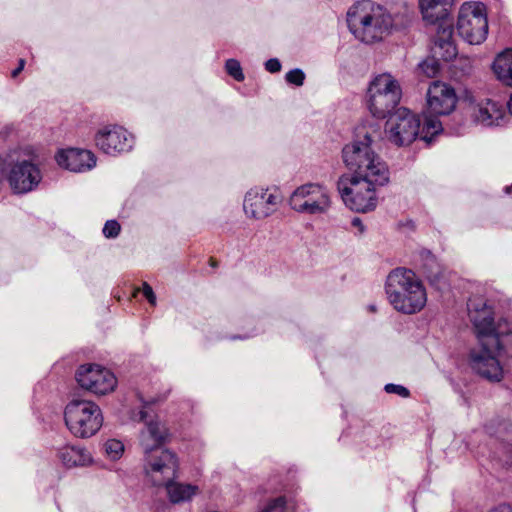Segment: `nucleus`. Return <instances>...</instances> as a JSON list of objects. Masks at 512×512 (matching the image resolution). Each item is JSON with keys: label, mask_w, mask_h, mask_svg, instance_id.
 Listing matches in <instances>:
<instances>
[{"label": "nucleus", "mask_w": 512, "mask_h": 512, "mask_svg": "<svg viewBox=\"0 0 512 512\" xmlns=\"http://www.w3.org/2000/svg\"><path fill=\"white\" fill-rule=\"evenodd\" d=\"M346 22L358 41L373 44L382 41L395 29L392 14L382 5L362 0L349 7Z\"/></svg>", "instance_id": "obj_2"}, {"label": "nucleus", "mask_w": 512, "mask_h": 512, "mask_svg": "<svg viewBox=\"0 0 512 512\" xmlns=\"http://www.w3.org/2000/svg\"><path fill=\"white\" fill-rule=\"evenodd\" d=\"M25 61L23 59L19 60L18 67L12 71V77L15 78L18 74L24 69Z\"/></svg>", "instance_id": "obj_40"}, {"label": "nucleus", "mask_w": 512, "mask_h": 512, "mask_svg": "<svg viewBox=\"0 0 512 512\" xmlns=\"http://www.w3.org/2000/svg\"><path fill=\"white\" fill-rule=\"evenodd\" d=\"M293 509L285 496H278L269 499L258 512H290Z\"/></svg>", "instance_id": "obj_27"}, {"label": "nucleus", "mask_w": 512, "mask_h": 512, "mask_svg": "<svg viewBox=\"0 0 512 512\" xmlns=\"http://www.w3.org/2000/svg\"><path fill=\"white\" fill-rule=\"evenodd\" d=\"M511 190H512V185L511 186H507L505 188L506 193H510Z\"/></svg>", "instance_id": "obj_43"}, {"label": "nucleus", "mask_w": 512, "mask_h": 512, "mask_svg": "<svg viewBox=\"0 0 512 512\" xmlns=\"http://www.w3.org/2000/svg\"><path fill=\"white\" fill-rule=\"evenodd\" d=\"M368 308H369V310L371 312H376V306L375 305H370Z\"/></svg>", "instance_id": "obj_42"}, {"label": "nucleus", "mask_w": 512, "mask_h": 512, "mask_svg": "<svg viewBox=\"0 0 512 512\" xmlns=\"http://www.w3.org/2000/svg\"><path fill=\"white\" fill-rule=\"evenodd\" d=\"M385 293L390 305L406 315L420 312L427 303L425 287L415 273L406 268H396L388 274Z\"/></svg>", "instance_id": "obj_3"}, {"label": "nucleus", "mask_w": 512, "mask_h": 512, "mask_svg": "<svg viewBox=\"0 0 512 512\" xmlns=\"http://www.w3.org/2000/svg\"><path fill=\"white\" fill-rule=\"evenodd\" d=\"M265 69L270 73H277L281 70V63L277 58H271L265 62Z\"/></svg>", "instance_id": "obj_36"}, {"label": "nucleus", "mask_w": 512, "mask_h": 512, "mask_svg": "<svg viewBox=\"0 0 512 512\" xmlns=\"http://www.w3.org/2000/svg\"><path fill=\"white\" fill-rule=\"evenodd\" d=\"M6 170V161L0 156V191L4 185V174Z\"/></svg>", "instance_id": "obj_37"}, {"label": "nucleus", "mask_w": 512, "mask_h": 512, "mask_svg": "<svg viewBox=\"0 0 512 512\" xmlns=\"http://www.w3.org/2000/svg\"><path fill=\"white\" fill-rule=\"evenodd\" d=\"M491 338L496 339V342L491 343L494 345L496 350L500 352L501 355L512 357V324L504 321H499L497 323L496 332L491 335Z\"/></svg>", "instance_id": "obj_25"}, {"label": "nucleus", "mask_w": 512, "mask_h": 512, "mask_svg": "<svg viewBox=\"0 0 512 512\" xmlns=\"http://www.w3.org/2000/svg\"><path fill=\"white\" fill-rule=\"evenodd\" d=\"M458 98L455 89L442 81L430 83L426 92V111L424 117H433L451 114L457 104Z\"/></svg>", "instance_id": "obj_14"}, {"label": "nucleus", "mask_w": 512, "mask_h": 512, "mask_svg": "<svg viewBox=\"0 0 512 512\" xmlns=\"http://www.w3.org/2000/svg\"><path fill=\"white\" fill-rule=\"evenodd\" d=\"M93 140L101 152L114 157L130 152L135 144L134 136L117 124L100 126L95 131Z\"/></svg>", "instance_id": "obj_12"}, {"label": "nucleus", "mask_w": 512, "mask_h": 512, "mask_svg": "<svg viewBox=\"0 0 512 512\" xmlns=\"http://www.w3.org/2000/svg\"><path fill=\"white\" fill-rule=\"evenodd\" d=\"M380 138L378 125H362L356 128L354 140L342 150L343 161L352 174L343 175L337 188L351 210L365 213L375 209L376 187L389 181L388 167L374 151Z\"/></svg>", "instance_id": "obj_1"}, {"label": "nucleus", "mask_w": 512, "mask_h": 512, "mask_svg": "<svg viewBox=\"0 0 512 512\" xmlns=\"http://www.w3.org/2000/svg\"><path fill=\"white\" fill-rule=\"evenodd\" d=\"M256 193L252 190L248 191L245 195L243 202V209L247 216L255 217L256 216Z\"/></svg>", "instance_id": "obj_31"}, {"label": "nucleus", "mask_w": 512, "mask_h": 512, "mask_svg": "<svg viewBox=\"0 0 512 512\" xmlns=\"http://www.w3.org/2000/svg\"><path fill=\"white\" fill-rule=\"evenodd\" d=\"M142 293L151 305H156V295L152 287L146 282H144L142 285Z\"/></svg>", "instance_id": "obj_35"}, {"label": "nucleus", "mask_w": 512, "mask_h": 512, "mask_svg": "<svg viewBox=\"0 0 512 512\" xmlns=\"http://www.w3.org/2000/svg\"><path fill=\"white\" fill-rule=\"evenodd\" d=\"M261 198L264 204L260 211H258V214H261L262 217H268L273 214L281 202V195L277 188L266 189Z\"/></svg>", "instance_id": "obj_26"}, {"label": "nucleus", "mask_w": 512, "mask_h": 512, "mask_svg": "<svg viewBox=\"0 0 512 512\" xmlns=\"http://www.w3.org/2000/svg\"><path fill=\"white\" fill-rule=\"evenodd\" d=\"M468 315L478 341L490 339L497 330L493 308L482 296H472L467 303Z\"/></svg>", "instance_id": "obj_16"}, {"label": "nucleus", "mask_w": 512, "mask_h": 512, "mask_svg": "<svg viewBox=\"0 0 512 512\" xmlns=\"http://www.w3.org/2000/svg\"><path fill=\"white\" fill-rule=\"evenodd\" d=\"M496 339L490 338L478 341L479 347L471 349L469 363L471 368L481 377L499 382L503 378V368L499 361L500 352L491 343Z\"/></svg>", "instance_id": "obj_11"}, {"label": "nucleus", "mask_w": 512, "mask_h": 512, "mask_svg": "<svg viewBox=\"0 0 512 512\" xmlns=\"http://www.w3.org/2000/svg\"><path fill=\"white\" fill-rule=\"evenodd\" d=\"M474 121L486 127L501 125L505 112L503 107L490 99H470Z\"/></svg>", "instance_id": "obj_18"}, {"label": "nucleus", "mask_w": 512, "mask_h": 512, "mask_svg": "<svg viewBox=\"0 0 512 512\" xmlns=\"http://www.w3.org/2000/svg\"><path fill=\"white\" fill-rule=\"evenodd\" d=\"M225 70L228 75L233 77L236 81H243L244 74L240 63L235 59H228L225 63Z\"/></svg>", "instance_id": "obj_30"}, {"label": "nucleus", "mask_w": 512, "mask_h": 512, "mask_svg": "<svg viewBox=\"0 0 512 512\" xmlns=\"http://www.w3.org/2000/svg\"><path fill=\"white\" fill-rule=\"evenodd\" d=\"M422 261L421 268L423 274L429 280V282L437 287H440L444 280V270L436 260L435 256L428 250H423L420 253Z\"/></svg>", "instance_id": "obj_24"}, {"label": "nucleus", "mask_w": 512, "mask_h": 512, "mask_svg": "<svg viewBox=\"0 0 512 512\" xmlns=\"http://www.w3.org/2000/svg\"><path fill=\"white\" fill-rule=\"evenodd\" d=\"M351 224L353 227L358 229L359 234H363L365 232V226L359 217H354Z\"/></svg>", "instance_id": "obj_38"}, {"label": "nucleus", "mask_w": 512, "mask_h": 512, "mask_svg": "<svg viewBox=\"0 0 512 512\" xmlns=\"http://www.w3.org/2000/svg\"><path fill=\"white\" fill-rule=\"evenodd\" d=\"M103 448L107 457L113 461L120 459L124 453V444L117 439H108Z\"/></svg>", "instance_id": "obj_28"}, {"label": "nucleus", "mask_w": 512, "mask_h": 512, "mask_svg": "<svg viewBox=\"0 0 512 512\" xmlns=\"http://www.w3.org/2000/svg\"><path fill=\"white\" fill-rule=\"evenodd\" d=\"M42 178L39 165L31 160L15 162L7 175L9 186L14 194H27L36 190Z\"/></svg>", "instance_id": "obj_15"}, {"label": "nucleus", "mask_w": 512, "mask_h": 512, "mask_svg": "<svg viewBox=\"0 0 512 512\" xmlns=\"http://www.w3.org/2000/svg\"><path fill=\"white\" fill-rule=\"evenodd\" d=\"M452 36V26H439L435 36L433 52L444 61H451L457 55V49Z\"/></svg>", "instance_id": "obj_20"}, {"label": "nucleus", "mask_w": 512, "mask_h": 512, "mask_svg": "<svg viewBox=\"0 0 512 512\" xmlns=\"http://www.w3.org/2000/svg\"><path fill=\"white\" fill-rule=\"evenodd\" d=\"M385 133L388 141L396 146H408L419 136L429 142L432 137L443 130L442 123L433 117H424L421 124L419 117L405 107L397 108L387 116Z\"/></svg>", "instance_id": "obj_4"}, {"label": "nucleus", "mask_w": 512, "mask_h": 512, "mask_svg": "<svg viewBox=\"0 0 512 512\" xmlns=\"http://www.w3.org/2000/svg\"><path fill=\"white\" fill-rule=\"evenodd\" d=\"M57 164L76 173L90 171L96 166L97 158L90 150L70 148L59 151L55 156Z\"/></svg>", "instance_id": "obj_17"}, {"label": "nucleus", "mask_w": 512, "mask_h": 512, "mask_svg": "<svg viewBox=\"0 0 512 512\" xmlns=\"http://www.w3.org/2000/svg\"><path fill=\"white\" fill-rule=\"evenodd\" d=\"M288 203L292 210L300 214L326 215L332 208V193L321 183L309 182L297 187L291 193Z\"/></svg>", "instance_id": "obj_7"}, {"label": "nucleus", "mask_w": 512, "mask_h": 512, "mask_svg": "<svg viewBox=\"0 0 512 512\" xmlns=\"http://www.w3.org/2000/svg\"><path fill=\"white\" fill-rule=\"evenodd\" d=\"M384 389L387 393H394L404 398L409 396V390L402 385L386 384Z\"/></svg>", "instance_id": "obj_34"}, {"label": "nucleus", "mask_w": 512, "mask_h": 512, "mask_svg": "<svg viewBox=\"0 0 512 512\" xmlns=\"http://www.w3.org/2000/svg\"><path fill=\"white\" fill-rule=\"evenodd\" d=\"M120 229V224L116 220H108L103 227V234L106 238H115Z\"/></svg>", "instance_id": "obj_33"}, {"label": "nucleus", "mask_w": 512, "mask_h": 512, "mask_svg": "<svg viewBox=\"0 0 512 512\" xmlns=\"http://www.w3.org/2000/svg\"><path fill=\"white\" fill-rule=\"evenodd\" d=\"M419 69L427 77H435L440 71V64L435 58H427L419 64Z\"/></svg>", "instance_id": "obj_29"}, {"label": "nucleus", "mask_w": 512, "mask_h": 512, "mask_svg": "<svg viewBox=\"0 0 512 512\" xmlns=\"http://www.w3.org/2000/svg\"><path fill=\"white\" fill-rule=\"evenodd\" d=\"M162 487H165L167 497L172 504L189 502L200 492L197 485L175 481V479L168 481Z\"/></svg>", "instance_id": "obj_21"}, {"label": "nucleus", "mask_w": 512, "mask_h": 512, "mask_svg": "<svg viewBox=\"0 0 512 512\" xmlns=\"http://www.w3.org/2000/svg\"><path fill=\"white\" fill-rule=\"evenodd\" d=\"M142 469L145 481L155 487H162L177 477L179 459L169 449H156L143 453Z\"/></svg>", "instance_id": "obj_8"}, {"label": "nucleus", "mask_w": 512, "mask_h": 512, "mask_svg": "<svg viewBox=\"0 0 512 512\" xmlns=\"http://www.w3.org/2000/svg\"><path fill=\"white\" fill-rule=\"evenodd\" d=\"M507 108H508L509 114L512 116V95L510 96V99L507 103Z\"/></svg>", "instance_id": "obj_41"}, {"label": "nucleus", "mask_w": 512, "mask_h": 512, "mask_svg": "<svg viewBox=\"0 0 512 512\" xmlns=\"http://www.w3.org/2000/svg\"><path fill=\"white\" fill-rule=\"evenodd\" d=\"M163 399H152L150 402L131 412V419L136 422H144L145 428L140 433V446L143 453L164 449L162 445L168 441L170 433L166 425L154 417L148 410V404L162 401Z\"/></svg>", "instance_id": "obj_10"}, {"label": "nucleus", "mask_w": 512, "mask_h": 512, "mask_svg": "<svg viewBox=\"0 0 512 512\" xmlns=\"http://www.w3.org/2000/svg\"><path fill=\"white\" fill-rule=\"evenodd\" d=\"M64 419L71 434L81 439L95 435L103 424L100 407L90 400L70 401L65 407Z\"/></svg>", "instance_id": "obj_6"}, {"label": "nucleus", "mask_w": 512, "mask_h": 512, "mask_svg": "<svg viewBox=\"0 0 512 512\" xmlns=\"http://www.w3.org/2000/svg\"><path fill=\"white\" fill-rule=\"evenodd\" d=\"M457 31L469 44H481L488 34L486 7L481 2H466L461 5Z\"/></svg>", "instance_id": "obj_9"}, {"label": "nucleus", "mask_w": 512, "mask_h": 512, "mask_svg": "<svg viewBox=\"0 0 512 512\" xmlns=\"http://www.w3.org/2000/svg\"><path fill=\"white\" fill-rule=\"evenodd\" d=\"M285 80L289 84L298 87L302 86L305 80V73L299 68L292 69L286 73Z\"/></svg>", "instance_id": "obj_32"}, {"label": "nucleus", "mask_w": 512, "mask_h": 512, "mask_svg": "<svg viewBox=\"0 0 512 512\" xmlns=\"http://www.w3.org/2000/svg\"><path fill=\"white\" fill-rule=\"evenodd\" d=\"M492 69L496 78L512 88V49H505L493 61Z\"/></svg>", "instance_id": "obj_23"}, {"label": "nucleus", "mask_w": 512, "mask_h": 512, "mask_svg": "<svg viewBox=\"0 0 512 512\" xmlns=\"http://www.w3.org/2000/svg\"><path fill=\"white\" fill-rule=\"evenodd\" d=\"M453 3L454 0H419L423 19L431 24L444 19Z\"/></svg>", "instance_id": "obj_22"}, {"label": "nucleus", "mask_w": 512, "mask_h": 512, "mask_svg": "<svg viewBox=\"0 0 512 512\" xmlns=\"http://www.w3.org/2000/svg\"><path fill=\"white\" fill-rule=\"evenodd\" d=\"M76 380L81 388L95 395H106L117 387L114 373L97 364L81 365L76 372Z\"/></svg>", "instance_id": "obj_13"}, {"label": "nucleus", "mask_w": 512, "mask_h": 512, "mask_svg": "<svg viewBox=\"0 0 512 512\" xmlns=\"http://www.w3.org/2000/svg\"><path fill=\"white\" fill-rule=\"evenodd\" d=\"M402 90L397 79L390 73L375 76L369 83L366 103L371 114L384 119L394 112L401 100Z\"/></svg>", "instance_id": "obj_5"}, {"label": "nucleus", "mask_w": 512, "mask_h": 512, "mask_svg": "<svg viewBox=\"0 0 512 512\" xmlns=\"http://www.w3.org/2000/svg\"><path fill=\"white\" fill-rule=\"evenodd\" d=\"M56 456L66 468L83 467L92 463L91 454L80 446H62L57 449Z\"/></svg>", "instance_id": "obj_19"}, {"label": "nucleus", "mask_w": 512, "mask_h": 512, "mask_svg": "<svg viewBox=\"0 0 512 512\" xmlns=\"http://www.w3.org/2000/svg\"><path fill=\"white\" fill-rule=\"evenodd\" d=\"M489 512H512V507L510 505H499L492 508Z\"/></svg>", "instance_id": "obj_39"}, {"label": "nucleus", "mask_w": 512, "mask_h": 512, "mask_svg": "<svg viewBox=\"0 0 512 512\" xmlns=\"http://www.w3.org/2000/svg\"><path fill=\"white\" fill-rule=\"evenodd\" d=\"M231 339H232V340H235V339H242V337H240V336H232V337H231Z\"/></svg>", "instance_id": "obj_44"}]
</instances>
